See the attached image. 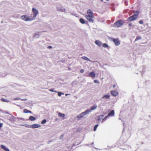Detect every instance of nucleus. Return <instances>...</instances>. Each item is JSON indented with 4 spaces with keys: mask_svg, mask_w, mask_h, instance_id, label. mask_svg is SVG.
I'll use <instances>...</instances> for the list:
<instances>
[{
    "mask_svg": "<svg viewBox=\"0 0 151 151\" xmlns=\"http://www.w3.org/2000/svg\"><path fill=\"white\" fill-rule=\"evenodd\" d=\"M85 17L89 22H93L94 15L90 9H89L87 10L86 14Z\"/></svg>",
    "mask_w": 151,
    "mask_h": 151,
    "instance_id": "f257e3e1",
    "label": "nucleus"
},
{
    "mask_svg": "<svg viewBox=\"0 0 151 151\" xmlns=\"http://www.w3.org/2000/svg\"><path fill=\"white\" fill-rule=\"evenodd\" d=\"M135 14L129 17L128 18V20L129 21H133L136 20L138 17V16L139 14L138 11H136L134 12Z\"/></svg>",
    "mask_w": 151,
    "mask_h": 151,
    "instance_id": "f03ea898",
    "label": "nucleus"
},
{
    "mask_svg": "<svg viewBox=\"0 0 151 151\" xmlns=\"http://www.w3.org/2000/svg\"><path fill=\"white\" fill-rule=\"evenodd\" d=\"M32 11L33 13V17L32 18H31L30 17H29V21L32 20L34 19L38 13V10L35 8H33Z\"/></svg>",
    "mask_w": 151,
    "mask_h": 151,
    "instance_id": "7ed1b4c3",
    "label": "nucleus"
},
{
    "mask_svg": "<svg viewBox=\"0 0 151 151\" xmlns=\"http://www.w3.org/2000/svg\"><path fill=\"white\" fill-rule=\"evenodd\" d=\"M123 24L124 22L122 20H120L114 23L113 26L115 27H121Z\"/></svg>",
    "mask_w": 151,
    "mask_h": 151,
    "instance_id": "20e7f679",
    "label": "nucleus"
},
{
    "mask_svg": "<svg viewBox=\"0 0 151 151\" xmlns=\"http://www.w3.org/2000/svg\"><path fill=\"white\" fill-rule=\"evenodd\" d=\"M87 113H88V111H87L86 110L84 112H83L79 115H77V119H80L83 118Z\"/></svg>",
    "mask_w": 151,
    "mask_h": 151,
    "instance_id": "39448f33",
    "label": "nucleus"
},
{
    "mask_svg": "<svg viewBox=\"0 0 151 151\" xmlns=\"http://www.w3.org/2000/svg\"><path fill=\"white\" fill-rule=\"evenodd\" d=\"M111 40L114 42L115 45L116 46H118L120 44V41L117 38L114 39L112 38H111Z\"/></svg>",
    "mask_w": 151,
    "mask_h": 151,
    "instance_id": "423d86ee",
    "label": "nucleus"
},
{
    "mask_svg": "<svg viewBox=\"0 0 151 151\" xmlns=\"http://www.w3.org/2000/svg\"><path fill=\"white\" fill-rule=\"evenodd\" d=\"M111 94L113 96H116L118 95V93L117 91H111Z\"/></svg>",
    "mask_w": 151,
    "mask_h": 151,
    "instance_id": "0eeeda50",
    "label": "nucleus"
},
{
    "mask_svg": "<svg viewBox=\"0 0 151 151\" xmlns=\"http://www.w3.org/2000/svg\"><path fill=\"white\" fill-rule=\"evenodd\" d=\"M97 107V106H94L91 107L90 109L87 110V111H88V113L89 112H91L92 111L96 109Z\"/></svg>",
    "mask_w": 151,
    "mask_h": 151,
    "instance_id": "6e6552de",
    "label": "nucleus"
},
{
    "mask_svg": "<svg viewBox=\"0 0 151 151\" xmlns=\"http://www.w3.org/2000/svg\"><path fill=\"white\" fill-rule=\"evenodd\" d=\"M88 76L90 77L93 78L95 77V73L93 71L89 73Z\"/></svg>",
    "mask_w": 151,
    "mask_h": 151,
    "instance_id": "1a4fd4ad",
    "label": "nucleus"
},
{
    "mask_svg": "<svg viewBox=\"0 0 151 151\" xmlns=\"http://www.w3.org/2000/svg\"><path fill=\"white\" fill-rule=\"evenodd\" d=\"M103 115H101L98 116L96 119V120L97 122H99V121L101 119H103L104 117Z\"/></svg>",
    "mask_w": 151,
    "mask_h": 151,
    "instance_id": "9d476101",
    "label": "nucleus"
},
{
    "mask_svg": "<svg viewBox=\"0 0 151 151\" xmlns=\"http://www.w3.org/2000/svg\"><path fill=\"white\" fill-rule=\"evenodd\" d=\"M95 43L99 47L101 46L102 45L101 42L99 40H96L95 41Z\"/></svg>",
    "mask_w": 151,
    "mask_h": 151,
    "instance_id": "9b49d317",
    "label": "nucleus"
},
{
    "mask_svg": "<svg viewBox=\"0 0 151 151\" xmlns=\"http://www.w3.org/2000/svg\"><path fill=\"white\" fill-rule=\"evenodd\" d=\"M22 19L25 21H27L28 20V17L26 15H23L21 17Z\"/></svg>",
    "mask_w": 151,
    "mask_h": 151,
    "instance_id": "f8f14e48",
    "label": "nucleus"
},
{
    "mask_svg": "<svg viewBox=\"0 0 151 151\" xmlns=\"http://www.w3.org/2000/svg\"><path fill=\"white\" fill-rule=\"evenodd\" d=\"M40 126V125L38 124H33L32 125L30 126V127H32L33 128H38Z\"/></svg>",
    "mask_w": 151,
    "mask_h": 151,
    "instance_id": "ddd939ff",
    "label": "nucleus"
},
{
    "mask_svg": "<svg viewBox=\"0 0 151 151\" xmlns=\"http://www.w3.org/2000/svg\"><path fill=\"white\" fill-rule=\"evenodd\" d=\"M114 111L113 110H112L108 114V116H113L114 115Z\"/></svg>",
    "mask_w": 151,
    "mask_h": 151,
    "instance_id": "4468645a",
    "label": "nucleus"
},
{
    "mask_svg": "<svg viewBox=\"0 0 151 151\" xmlns=\"http://www.w3.org/2000/svg\"><path fill=\"white\" fill-rule=\"evenodd\" d=\"M1 147L5 151H9V149L7 148L4 145H1Z\"/></svg>",
    "mask_w": 151,
    "mask_h": 151,
    "instance_id": "2eb2a0df",
    "label": "nucleus"
},
{
    "mask_svg": "<svg viewBox=\"0 0 151 151\" xmlns=\"http://www.w3.org/2000/svg\"><path fill=\"white\" fill-rule=\"evenodd\" d=\"M58 116L59 117L63 118V119H64V117L65 116V114H62L60 113H59L58 114Z\"/></svg>",
    "mask_w": 151,
    "mask_h": 151,
    "instance_id": "dca6fc26",
    "label": "nucleus"
},
{
    "mask_svg": "<svg viewBox=\"0 0 151 151\" xmlns=\"http://www.w3.org/2000/svg\"><path fill=\"white\" fill-rule=\"evenodd\" d=\"M79 21L82 24H84L85 23V20L83 18H80L79 19Z\"/></svg>",
    "mask_w": 151,
    "mask_h": 151,
    "instance_id": "f3484780",
    "label": "nucleus"
},
{
    "mask_svg": "<svg viewBox=\"0 0 151 151\" xmlns=\"http://www.w3.org/2000/svg\"><path fill=\"white\" fill-rule=\"evenodd\" d=\"M29 120L32 121H34L36 119V118L35 117H34L32 116H30L29 117Z\"/></svg>",
    "mask_w": 151,
    "mask_h": 151,
    "instance_id": "a211bd4d",
    "label": "nucleus"
},
{
    "mask_svg": "<svg viewBox=\"0 0 151 151\" xmlns=\"http://www.w3.org/2000/svg\"><path fill=\"white\" fill-rule=\"evenodd\" d=\"M82 58L86 60H87L88 61L90 60L86 56H83L82 57Z\"/></svg>",
    "mask_w": 151,
    "mask_h": 151,
    "instance_id": "6ab92c4d",
    "label": "nucleus"
},
{
    "mask_svg": "<svg viewBox=\"0 0 151 151\" xmlns=\"http://www.w3.org/2000/svg\"><path fill=\"white\" fill-rule=\"evenodd\" d=\"M109 98L110 96L109 95H105L102 98H105L106 99H109Z\"/></svg>",
    "mask_w": 151,
    "mask_h": 151,
    "instance_id": "aec40b11",
    "label": "nucleus"
},
{
    "mask_svg": "<svg viewBox=\"0 0 151 151\" xmlns=\"http://www.w3.org/2000/svg\"><path fill=\"white\" fill-rule=\"evenodd\" d=\"M99 126V124H96V125L94 127V128H93V130L94 131H96V129L97 127H98V126Z\"/></svg>",
    "mask_w": 151,
    "mask_h": 151,
    "instance_id": "412c9836",
    "label": "nucleus"
},
{
    "mask_svg": "<svg viewBox=\"0 0 151 151\" xmlns=\"http://www.w3.org/2000/svg\"><path fill=\"white\" fill-rule=\"evenodd\" d=\"M141 39V37H140V36L137 37L136 38L134 41H136L137 40H139Z\"/></svg>",
    "mask_w": 151,
    "mask_h": 151,
    "instance_id": "4be33fe9",
    "label": "nucleus"
},
{
    "mask_svg": "<svg viewBox=\"0 0 151 151\" xmlns=\"http://www.w3.org/2000/svg\"><path fill=\"white\" fill-rule=\"evenodd\" d=\"M102 45L104 47H108V45L106 43H104Z\"/></svg>",
    "mask_w": 151,
    "mask_h": 151,
    "instance_id": "5701e85b",
    "label": "nucleus"
},
{
    "mask_svg": "<svg viewBox=\"0 0 151 151\" xmlns=\"http://www.w3.org/2000/svg\"><path fill=\"white\" fill-rule=\"evenodd\" d=\"M46 122V120L45 119H44L42 121L41 124H45Z\"/></svg>",
    "mask_w": 151,
    "mask_h": 151,
    "instance_id": "b1692460",
    "label": "nucleus"
},
{
    "mask_svg": "<svg viewBox=\"0 0 151 151\" xmlns=\"http://www.w3.org/2000/svg\"><path fill=\"white\" fill-rule=\"evenodd\" d=\"M23 112L24 113H28V110L26 109H25L24 110Z\"/></svg>",
    "mask_w": 151,
    "mask_h": 151,
    "instance_id": "393cba45",
    "label": "nucleus"
},
{
    "mask_svg": "<svg viewBox=\"0 0 151 151\" xmlns=\"http://www.w3.org/2000/svg\"><path fill=\"white\" fill-rule=\"evenodd\" d=\"M49 91L51 92H57L56 91H54V89L53 88H52L51 89H50L49 90Z\"/></svg>",
    "mask_w": 151,
    "mask_h": 151,
    "instance_id": "a878e982",
    "label": "nucleus"
},
{
    "mask_svg": "<svg viewBox=\"0 0 151 151\" xmlns=\"http://www.w3.org/2000/svg\"><path fill=\"white\" fill-rule=\"evenodd\" d=\"M63 93L61 92H58V95L59 96H61V95Z\"/></svg>",
    "mask_w": 151,
    "mask_h": 151,
    "instance_id": "bb28decb",
    "label": "nucleus"
},
{
    "mask_svg": "<svg viewBox=\"0 0 151 151\" xmlns=\"http://www.w3.org/2000/svg\"><path fill=\"white\" fill-rule=\"evenodd\" d=\"M94 82L95 83H99V82L97 80H95L94 81Z\"/></svg>",
    "mask_w": 151,
    "mask_h": 151,
    "instance_id": "cd10ccee",
    "label": "nucleus"
},
{
    "mask_svg": "<svg viewBox=\"0 0 151 151\" xmlns=\"http://www.w3.org/2000/svg\"><path fill=\"white\" fill-rule=\"evenodd\" d=\"M139 23L140 24H143V22L142 20H140L139 22Z\"/></svg>",
    "mask_w": 151,
    "mask_h": 151,
    "instance_id": "c85d7f7f",
    "label": "nucleus"
},
{
    "mask_svg": "<svg viewBox=\"0 0 151 151\" xmlns=\"http://www.w3.org/2000/svg\"><path fill=\"white\" fill-rule=\"evenodd\" d=\"M1 100L2 101H4V102H7V101L5 99L3 98H2L1 99Z\"/></svg>",
    "mask_w": 151,
    "mask_h": 151,
    "instance_id": "c756f323",
    "label": "nucleus"
},
{
    "mask_svg": "<svg viewBox=\"0 0 151 151\" xmlns=\"http://www.w3.org/2000/svg\"><path fill=\"white\" fill-rule=\"evenodd\" d=\"M84 70L83 69H81L80 70V72L81 73H83L84 72Z\"/></svg>",
    "mask_w": 151,
    "mask_h": 151,
    "instance_id": "7c9ffc66",
    "label": "nucleus"
},
{
    "mask_svg": "<svg viewBox=\"0 0 151 151\" xmlns=\"http://www.w3.org/2000/svg\"><path fill=\"white\" fill-rule=\"evenodd\" d=\"M108 116H107L105 117L103 119L102 121L104 120H106V119L107 118Z\"/></svg>",
    "mask_w": 151,
    "mask_h": 151,
    "instance_id": "2f4dec72",
    "label": "nucleus"
},
{
    "mask_svg": "<svg viewBox=\"0 0 151 151\" xmlns=\"http://www.w3.org/2000/svg\"><path fill=\"white\" fill-rule=\"evenodd\" d=\"M52 48V47L51 46H49L47 47V48L49 49H51Z\"/></svg>",
    "mask_w": 151,
    "mask_h": 151,
    "instance_id": "473e14b6",
    "label": "nucleus"
},
{
    "mask_svg": "<svg viewBox=\"0 0 151 151\" xmlns=\"http://www.w3.org/2000/svg\"><path fill=\"white\" fill-rule=\"evenodd\" d=\"M2 124L0 123V129H1V127H2Z\"/></svg>",
    "mask_w": 151,
    "mask_h": 151,
    "instance_id": "72a5a7b5",
    "label": "nucleus"
},
{
    "mask_svg": "<svg viewBox=\"0 0 151 151\" xmlns=\"http://www.w3.org/2000/svg\"><path fill=\"white\" fill-rule=\"evenodd\" d=\"M129 25V27H130V26H131V25H132V23H129V25Z\"/></svg>",
    "mask_w": 151,
    "mask_h": 151,
    "instance_id": "f704fd0d",
    "label": "nucleus"
},
{
    "mask_svg": "<svg viewBox=\"0 0 151 151\" xmlns=\"http://www.w3.org/2000/svg\"><path fill=\"white\" fill-rule=\"evenodd\" d=\"M63 135H61L60 137V139H61L63 138Z\"/></svg>",
    "mask_w": 151,
    "mask_h": 151,
    "instance_id": "c9c22d12",
    "label": "nucleus"
},
{
    "mask_svg": "<svg viewBox=\"0 0 151 151\" xmlns=\"http://www.w3.org/2000/svg\"><path fill=\"white\" fill-rule=\"evenodd\" d=\"M115 87V85H114L113 86V88H114Z\"/></svg>",
    "mask_w": 151,
    "mask_h": 151,
    "instance_id": "e433bc0d",
    "label": "nucleus"
},
{
    "mask_svg": "<svg viewBox=\"0 0 151 151\" xmlns=\"http://www.w3.org/2000/svg\"><path fill=\"white\" fill-rule=\"evenodd\" d=\"M68 69L69 70H70V68L69 67L68 68Z\"/></svg>",
    "mask_w": 151,
    "mask_h": 151,
    "instance_id": "4c0bfd02",
    "label": "nucleus"
},
{
    "mask_svg": "<svg viewBox=\"0 0 151 151\" xmlns=\"http://www.w3.org/2000/svg\"><path fill=\"white\" fill-rule=\"evenodd\" d=\"M29 113H31V112L29 110Z\"/></svg>",
    "mask_w": 151,
    "mask_h": 151,
    "instance_id": "58836bf2",
    "label": "nucleus"
},
{
    "mask_svg": "<svg viewBox=\"0 0 151 151\" xmlns=\"http://www.w3.org/2000/svg\"><path fill=\"white\" fill-rule=\"evenodd\" d=\"M103 0H101V1H103Z\"/></svg>",
    "mask_w": 151,
    "mask_h": 151,
    "instance_id": "ea45409f",
    "label": "nucleus"
},
{
    "mask_svg": "<svg viewBox=\"0 0 151 151\" xmlns=\"http://www.w3.org/2000/svg\"><path fill=\"white\" fill-rule=\"evenodd\" d=\"M16 99H14V100H16Z\"/></svg>",
    "mask_w": 151,
    "mask_h": 151,
    "instance_id": "a19ab883",
    "label": "nucleus"
}]
</instances>
